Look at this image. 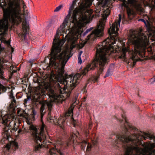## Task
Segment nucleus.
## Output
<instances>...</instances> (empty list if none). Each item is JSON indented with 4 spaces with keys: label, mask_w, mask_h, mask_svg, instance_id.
<instances>
[{
    "label": "nucleus",
    "mask_w": 155,
    "mask_h": 155,
    "mask_svg": "<svg viewBox=\"0 0 155 155\" xmlns=\"http://www.w3.org/2000/svg\"><path fill=\"white\" fill-rule=\"evenodd\" d=\"M63 6V5H61L59 6L56 8L54 11V12H57L59 11L61 8H62Z\"/></svg>",
    "instance_id": "aec40b11"
},
{
    "label": "nucleus",
    "mask_w": 155,
    "mask_h": 155,
    "mask_svg": "<svg viewBox=\"0 0 155 155\" xmlns=\"http://www.w3.org/2000/svg\"><path fill=\"white\" fill-rule=\"evenodd\" d=\"M92 29V28H90L89 29H87L86 30V31H85V32L84 33L83 35L84 36L85 35H87L89 31H90Z\"/></svg>",
    "instance_id": "4be33fe9"
},
{
    "label": "nucleus",
    "mask_w": 155,
    "mask_h": 155,
    "mask_svg": "<svg viewBox=\"0 0 155 155\" xmlns=\"http://www.w3.org/2000/svg\"><path fill=\"white\" fill-rule=\"evenodd\" d=\"M45 125L43 124L38 128L39 131V133H38V130L36 127L32 124H31L29 127V130L30 131L31 135L36 144L35 147V150L37 151L41 147L42 145L41 143L43 142L44 140L46 139L47 134V132L45 130Z\"/></svg>",
    "instance_id": "423d86ee"
},
{
    "label": "nucleus",
    "mask_w": 155,
    "mask_h": 155,
    "mask_svg": "<svg viewBox=\"0 0 155 155\" xmlns=\"http://www.w3.org/2000/svg\"><path fill=\"white\" fill-rule=\"evenodd\" d=\"M19 112V110H18V111H17V113L18 114V113Z\"/></svg>",
    "instance_id": "e433bc0d"
},
{
    "label": "nucleus",
    "mask_w": 155,
    "mask_h": 155,
    "mask_svg": "<svg viewBox=\"0 0 155 155\" xmlns=\"http://www.w3.org/2000/svg\"><path fill=\"white\" fill-rule=\"evenodd\" d=\"M112 74V71L110 70V69H108L107 71V72L104 76L105 78L108 77L110 75H111Z\"/></svg>",
    "instance_id": "6ab92c4d"
},
{
    "label": "nucleus",
    "mask_w": 155,
    "mask_h": 155,
    "mask_svg": "<svg viewBox=\"0 0 155 155\" xmlns=\"http://www.w3.org/2000/svg\"><path fill=\"white\" fill-rule=\"evenodd\" d=\"M59 35H55L53 39L51 52L50 54L51 56L50 58L49 66L53 67L56 69L57 74L51 72L48 81L45 82L42 87L39 86L37 87L35 91V94L43 96L45 89L47 91V94L50 100H45L43 102L41 107V117L44 116L45 108H48L50 110L53 102H59L64 101L68 97L70 92L66 91L67 87H75L79 83L81 75L77 74L73 77L70 75H66L65 78L64 76V67L69 59V52L67 50L61 51V47L65 42L64 40H59Z\"/></svg>",
    "instance_id": "f257e3e1"
},
{
    "label": "nucleus",
    "mask_w": 155,
    "mask_h": 155,
    "mask_svg": "<svg viewBox=\"0 0 155 155\" xmlns=\"http://www.w3.org/2000/svg\"><path fill=\"white\" fill-rule=\"evenodd\" d=\"M3 47H2L0 44V78L4 79L3 76L4 73L2 69H6L12 71L13 73L16 72V70H13L14 66L9 62L8 59L9 57L8 56V52ZM7 90V87L3 86L0 83V94L2 92H5Z\"/></svg>",
    "instance_id": "39448f33"
},
{
    "label": "nucleus",
    "mask_w": 155,
    "mask_h": 155,
    "mask_svg": "<svg viewBox=\"0 0 155 155\" xmlns=\"http://www.w3.org/2000/svg\"><path fill=\"white\" fill-rule=\"evenodd\" d=\"M91 146L90 144L89 143L88 144L87 147V150L89 151L90 150L91 147Z\"/></svg>",
    "instance_id": "b1692460"
},
{
    "label": "nucleus",
    "mask_w": 155,
    "mask_h": 155,
    "mask_svg": "<svg viewBox=\"0 0 155 155\" xmlns=\"http://www.w3.org/2000/svg\"><path fill=\"white\" fill-rule=\"evenodd\" d=\"M127 129H128V128ZM127 129H127V130H126V129H125V130H125V131H126V132H125V133H126V132L127 130V131H128Z\"/></svg>",
    "instance_id": "c9c22d12"
},
{
    "label": "nucleus",
    "mask_w": 155,
    "mask_h": 155,
    "mask_svg": "<svg viewBox=\"0 0 155 155\" xmlns=\"http://www.w3.org/2000/svg\"><path fill=\"white\" fill-rule=\"evenodd\" d=\"M12 117L11 115L8 114L5 115L2 117V124L5 125V127L4 128L6 127V128H7V126L9 124L8 123L12 119Z\"/></svg>",
    "instance_id": "f8f14e48"
},
{
    "label": "nucleus",
    "mask_w": 155,
    "mask_h": 155,
    "mask_svg": "<svg viewBox=\"0 0 155 155\" xmlns=\"http://www.w3.org/2000/svg\"><path fill=\"white\" fill-rule=\"evenodd\" d=\"M102 72H101L99 74H98V73H97V74H98V76H96V77H95V78H94V80H95V81L96 82L98 80V78H99V75Z\"/></svg>",
    "instance_id": "5701e85b"
},
{
    "label": "nucleus",
    "mask_w": 155,
    "mask_h": 155,
    "mask_svg": "<svg viewBox=\"0 0 155 155\" xmlns=\"http://www.w3.org/2000/svg\"><path fill=\"white\" fill-rule=\"evenodd\" d=\"M82 53V51H81L79 53L78 55V63L80 64H81L82 63V60L81 58V56Z\"/></svg>",
    "instance_id": "412c9836"
},
{
    "label": "nucleus",
    "mask_w": 155,
    "mask_h": 155,
    "mask_svg": "<svg viewBox=\"0 0 155 155\" xmlns=\"http://www.w3.org/2000/svg\"><path fill=\"white\" fill-rule=\"evenodd\" d=\"M117 138L124 143L131 142L125 155H155V136L153 135L140 131L128 136L119 134Z\"/></svg>",
    "instance_id": "f03ea898"
},
{
    "label": "nucleus",
    "mask_w": 155,
    "mask_h": 155,
    "mask_svg": "<svg viewBox=\"0 0 155 155\" xmlns=\"http://www.w3.org/2000/svg\"><path fill=\"white\" fill-rule=\"evenodd\" d=\"M152 9H155V6L154 5H153L152 7Z\"/></svg>",
    "instance_id": "c756f323"
},
{
    "label": "nucleus",
    "mask_w": 155,
    "mask_h": 155,
    "mask_svg": "<svg viewBox=\"0 0 155 155\" xmlns=\"http://www.w3.org/2000/svg\"><path fill=\"white\" fill-rule=\"evenodd\" d=\"M79 135V133L77 132L76 134H73L72 136V140L73 142L74 143L75 139L76 137H78Z\"/></svg>",
    "instance_id": "f3484780"
},
{
    "label": "nucleus",
    "mask_w": 155,
    "mask_h": 155,
    "mask_svg": "<svg viewBox=\"0 0 155 155\" xmlns=\"http://www.w3.org/2000/svg\"><path fill=\"white\" fill-rule=\"evenodd\" d=\"M73 124H74V127H75V123H74V122H73Z\"/></svg>",
    "instance_id": "f704fd0d"
},
{
    "label": "nucleus",
    "mask_w": 155,
    "mask_h": 155,
    "mask_svg": "<svg viewBox=\"0 0 155 155\" xmlns=\"http://www.w3.org/2000/svg\"><path fill=\"white\" fill-rule=\"evenodd\" d=\"M28 100V99H25V102H26Z\"/></svg>",
    "instance_id": "2f4dec72"
},
{
    "label": "nucleus",
    "mask_w": 155,
    "mask_h": 155,
    "mask_svg": "<svg viewBox=\"0 0 155 155\" xmlns=\"http://www.w3.org/2000/svg\"><path fill=\"white\" fill-rule=\"evenodd\" d=\"M19 115L20 116H23V117H24V115H23L22 114H19Z\"/></svg>",
    "instance_id": "7c9ffc66"
},
{
    "label": "nucleus",
    "mask_w": 155,
    "mask_h": 155,
    "mask_svg": "<svg viewBox=\"0 0 155 155\" xmlns=\"http://www.w3.org/2000/svg\"><path fill=\"white\" fill-rule=\"evenodd\" d=\"M26 119L27 120V124H30L31 123L29 121L28 119V117H26Z\"/></svg>",
    "instance_id": "cd10ccee"
},
{
    "label": "nucleus",
    "mask_w": 155,
    "mask_h": 155,
    "mask_svg": "<svg viewBox=\"0 0 155 155\" xmlns=\"http://www.w3.org/2000/svg\"><path fill=\"white\" fill-rule=\"evenodd\" d=\"M62 147H64V144L61 139H59L57 140L54 147L50 149L49 153V155H55L58 153L59 155H64L62 150Z\"/></svg>",
    "instance_id": "6e6552de"
},
{
    "label": "nucleus",
    "mask_w": 155,
    "mask_h": 155,
    "mask_svg": "<svg viewBox=\"0 0 155 155\" xmlns=\"http://www.w3.org/2000/svg\"><path fill=\"white\" fill-rule=\"evenodd\" d=\"M74 106L73 104L71 105L68 112L65 114V117H61L58 118L57 122H55V123H57L56 124L57 125H59L61 127L63 128L66 117L68 116H72L73 115Z\"/></svg>",
    "instance_id": "9d476101"
},
{
    "label": "nucleus",
    "mask_w": 155,
    "mask_h": 155,
    "mask_svg": "<svg viewBox=\"0 0 155 155\" xmlns=\"http://www.w3.org/2000/svg\"><path fill=\"white\" fill-rule=\"evenodd\" d=\"M143 30L140 29V31H132L130 32L128 36V41L134 46V49L129 51L128 48H123L122 54L120 57V58L125 59V54L127 51L130 54V58L133 61L134 64L139 59L140 57H144L145 52L146 46L148 44L147 37L142 32Z\"/></svg>",
    "instance_id": "20e7f679"
},
{
    "label": "nucleus",
    "mask_w": 155,
    "mask_h": 155,
    "mask_svg": "<svg viewBox=\"0 0 155 155\" xmlns=\"http://www.w3.org/2000/svg\"><path fill=\"white\" fill-rule=\"evenodd\" d=\"M5 148L7 151H9L10 150H15L18 148V144L14 141H11L10 143L7 144Z\"/></svg>",
    "instance_id": "9b49d317"
},
{
    "label": "nucleus",
    "mask_w": 155,
    "mask_h": 155,
    "mask_svg": "<svg viewBox=\"0 0 155 155\" xmlns=\"http://www.w3.org/2000/svg\"><path fill=\"white\" fill-rule=\"evenodd\" d=\"M21 130H19L18 131V133H20L21 132Z\"/></svg>",
    "instance_id": "72a5a7b5"
},
{
    "label": "nucleus",
    "mask_w": 155,
    "mask_h": 155,
    "mask_svg": "<svg viewBox=\"0 0 155 155\" xmlns=\"http://www.w3.org/2000/svg\"><path fill=\"white\" fill-rule=\"evenodd\" d=\"M141 21L144 23L147 28V30L150 33L151 32H153L154 31L153 27L147 21H146L143 19H140L139 20V21Z\"/></svg>",
    "instance_id": "ddd939ff"
},
{
    "label": "nucleus",
    "mask_w": 155,
    "mask_h": 155,
    "mask_svg": "<svg viewBox=\"0 0 155 155\" xmlns=\"http://www.w3.org/2000/svg\"><path fill=\"white\" fill-rule=\"evenodd\" d=\"M22 29L23 34L25 35L27 34L29 30V26L28 22L25 21L22 23Z\"/></svg>",
    "instance_id": "2eb2a0df"
},
{
    "label": "nucleus",
    "mask_w": 155,
    "mask_h": 155,
    "mask_svg": "<svg viewBox=\"0 0 155 155\" xmlns=\"http://www.w3.org/2000/svg\"><path fill=\"white\" fill-rule=\"evenodd\" d=\"M54 117H51V116L50 115V112H49L48 113V120H50L49 121L51 122H55V120L54 119Z\"/></svg>",
    "instance_id": "dca6fc26"
},
{
    "label": "nucleus",
    "mask_w": 155,
    "mask_h": 155,
    "mask_svg": "<svg viewBox=\"0 0 155 155\" xmlns=\"http://www.w3.org/2000/svg\"><path fill=\"white\" fill-rule=\"evenodd\" d=\"M127 2L124 1L123 5L127 8V12L128 15H130L133 13L132 10L128 8V4L133 6L137 10H140L141 9V6L139 2V0H127Z\"/></svg>",
    "instance_id": "0eeeda50"
},
{
    "label": "nucleus",
    "mask_w": 155,
    "mask_h": 155,
    "mask_svg": "<svg viewBox=\"0 0 155 155\" xmlns=\"http://www.w3.org/2000/svg\"><path fill=\"white\" fill-rule=\"evenodd\" d=\"M154 82H155V80H154Z\"/></svg>",
    "instance_id": "ea45409f"
},
{
    "label": "nucleus",
    "mask_w": 155,
    "mask_h": 155,
    "mask_svg": "<svg viewBox=\"0 0 155 155\" xmlns=\"http://www.w3.org/2000/svg\"><path fill=\"white\" fill-rule=\"evenodd\" d=\"M154 4L155 5V0H154Z\"/></svg>",
    "instance_id": "58836bf2"
},
{
    "label": "nucleus",
    "mask_w": 155,
    "mask_h": 155,
    "mask_svg": "<svg viewBox=\"0 0 155 155\" xmlns=\"http://www.w3.org/2000/svg\"><path fill=\"white\" fill-rule=\"evenodd\" d=\"M87 143V142L86 141H84V142H83L82 143V144L81 145V146H86V144Z\"/></svg>",
    "instance_id": "a878e982"
},
{
    "label": "nucleus",
    "mask_w": 155,
    "mask_h": 155,
    "mask_svg": "<svg viewBox=\"0 0 155 155\" xmlns=\"http://www.w3.org/2000/svg\"><path fill=\"white\" fill-rule=\"evenodd\" d=\"M70 143H67V144L68 145V144H69Z\"/></svg>",
    "instance_id": "4c0bfd02"
},
{
    "label": "nucleus",
    "mask_w": 155,
    "mask_h": 155,
    "mask_svg": "<svg viewBox=\"0 0 155 155\" xmlns=\"http://www.w3.org/2000/svg\"><path fill=\"white\" fill-rule=\"evenodd\" d=\"M121 19V15L119 14L118 21L114 22L108 29V33L110 38L108 37L97 47L95 58L92 62L88 64L83 70L82 74L85 75L90 70H94L97 64L99 65L97 70L98 74L103 72L104 66L108 62V57L113 52L114 48L112 45L114 44L116 41L114 36L117 35V32Z\"/></svg>",
    "instance_id": "7ed1b4c3"
},
{
    "label": "nucleus",
    "mask_w": 155,
    "mask_h": 155,
    "mask_svg": "<svg viewBox=\"0 0 155 155\" xmlns=\"http://www.w3.org/2000/svg\"><path fill=\"white\" fill-rule=\"evenodd\" d=\"M125 121V123L124 124V128L126 129H127L128 128H130L131 126L128 124V123L127 122L126 118L125 117H123Z\"/></svg>",
    "instance_id": "a211bd4d"
},
{
    "label": "nucleus",
    "mask_w": 155,
    "mask_h": 155,
    "mask_svg": "<svg viewBox=\"0 0 155 155\" xmlns=\"http://www.w3.org/2000/svg\"><path fill=\"white\" fill-rule=\"evenodd\" d=\"M35 112H33V114H32L31 115V117H32V120H35Z\"/></svg>",
    "instance_id": "bb28decb"
},
{
    "label": "nucleus",
    "mask_w": 155,
    "mask_h": 155,
    "mask_svg": "<svg viewBox=\"0 0 155 155\" xmlns=\"http://www.w3.org/2000/svg\"><path fill=\"white\" fill-rule=\"evenodd\" d=\"M70 140H71V141L72 142H73V143H74L73 142V141H72V136L71 137V139H70Z\"/></svg>",
    "instance_id": "473e14b6"
},
{
    "label": "nucleus",
    "mask_w": 155,
    "mask_h": 155,
    "mask_svg": "<svg viewBox=\"0 0 155 155\" xmlns=\"http://www.w3.org/2000/svg\"><path fill=\"white\" fill-rule=\"evenodd\" d=\"M18 127V126L16 125V123L15 121H12L10 122L8 126H7V128H6V127L4 128V132L2 133V135L4 138L1 141H4L5 139L9 140V139L10 137L9 134L8 133V130L9 128L16 131Z\"/></svg>",
    "instance_id": "1a4fd4ad"
},
{
    "label": "nucleus",
    "mask_w": 155,
    "mask_h": 155,
    "mask_svg": "<svg viewBox=\"0 0 155 155\" xmlns=\"http://www.w3.org/2000/svg\"><path fill=\"white\" fill-rule=\"evenodd\" d=\"M10 97L11 100V103L10 104L9 108L11 110L14 111L15 109V104L16 103V101L15 98L13 96L12 93H11L10 95Z\"/></svg>",
    "instance_id": "4468645a"
},
{
    "label": "nucleus",
    "mask_w": 155,
    "mask_h": 155,
    "mask_svg": "<svg viewBox=\"0 0 155 155\" xmlns=\"http://www.w3.org/2000/svg\"><path fill=\"white\" fill-rule=\"evenodd\" d=\"M153 38L151 39L152 41H155V32H154L153 35L152 36Z\"/></svg>",
    "instance_id": "393cba45"
},
{
    "label": "nucleus",
    "mask_w": 155,
    "mask_h": 155,
    "mask_svg": "<svg viewBox=\"0 0 155 155\" xmlns=\"http://www.w3.org/2000/svg\"><path fill=\"white\" fill-rule=\"evenodd\" d=\"M97 142L96 141H93V143L94 145H96L97 143Z\"/></svg>",
    "instance_id": "c85d7f7f"
}]
</instances>
